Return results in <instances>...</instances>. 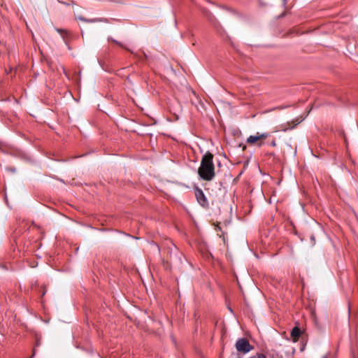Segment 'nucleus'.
<instances>
[{
    "mask_svg": "<svg viewBox=\"0 0 358 358\" xmlns=\"http://www.w3.org/2000/svg\"><path fill=\"white\" fill-rule=\"evenodd\" d=\"M213 157V155L210 151H207L202 156L198 174L203 180L210 181L215 176Z\"/></svg>",
    "mask_w": 358,
    "mask_h": 358,
    "instance_id": "nucleus-1",
    "label": "nucleus"
},
{
    "mask_svg": "<svg viewBox=\"0 0 358 358\" xmlns=\"http://www.w3.org/2000/svg\"><path fill=\"white\" fill-rule=\"evenodd\" d=\"M235 348L238 352L246 354L254 349L246 338H239L235 343Z\"/></svg>",
    "mask_w": 358,
    "mask_h": 358,
    "instance_id": "nucleus-2",
    "label": "nucleus"
},
{
    "mask_svg": "<svg viewBox=\"0 0 358 358\" xmlns=\"http://www.w3.org/2000/svg\"><path fill=\"white\" fill-rule=\"evenodd\" d=\"M194 193H195V196L196 198V200H197L198 203L202 207H203L205 208H208L209 203H208V199L206 197V196H205L203 192L202 191V189L196 187L195 189Z\"/></svg>",
    "mask_w": 358,
    "mask_h": 358,
    "instance_id": "nucleus-3",
    "label": "nucleus"
},
{
    "mask_svg": "<svg viewBox=\"0 0 358 358\" xmlns=\"http://www.w3.org/2000/svg\"><path fill=\"white\" fill-rule=\"evenodd\" d=\"M268 136H270L269 133L259 134V132H257L256 135H250V136H248L246 140V142L250 145H253L258 141L266 139Z\"/></svg>",
    "mask_w": 358,
    "mask_h": 358,
    "instance_id": "nucleus-4",
    "label": "nucleus"
},
{
    "mask_svg": "<svg viewBox=\"0 0 358 358\" xmlns=\"http://www.w3.org/2000/svg\"><path fill=\"white\" fill-rule=\"evenodd\" d=\"M301 120H299V119H296V120H293V121L292 122V127H290V126H289V122H287V124L288 126H287V127H286V126H285V127H284V126L282 125V128H281V131H287V130H291V129H294V128L297 124H299L300 123V122H301Z\"/></svg>",
    "mask_w": 358,
    "mask_h": 358,
    "instance_id": "nucleus-5",
    "label": "nucleus"
},
{
    "mask_svg": "<svg viewBox=\"0 0 358 358\" xmlns=\"http://www.w3.org/2000/svg\"><path fill=\"white\" fill-rule=\"evenodd\" d=\"M301 334V331L299 327H294L291 331V336L293 338V340L296 341L298 339Z\"/></svg>",
    "mask_w": 358,
    "mask_h": 358,
    "instance_id": "nucleus-6",
    "label": "nucleus"
},
{
    "mask_svg": "<svg viewBox=\"0 0 358 358\" xmlns=\"http://www.w3.org/2000/svg\"><path fill=\"white\" fill-rule=\"evenodd\" d=\"M109 40H110V41H113V43H116V44L119 45H120V46H121L122 48H126L122 43L118 42V41H117L116 40H115V39H113V38H109Z\"/></svg>",
    "mask_w": 358,
    "mask_h": 358,
    "instance_id": "nucleus-7",
    "label": "nucleus"
},
{
    "mask_svg": "<svg viewBox=\"0 0 358 358\" xmlns=\"http://www.w3.org/2000/svg\"><path fill=\"white\" fill-rule=\"evenodd\" d=\"M55 30L59 33L60 34H62V36L64 37V34L66 33V31L64 30V29H58V28H56Z\"/></svg>",
    "mask_w": 358,
    "mask_h": 358,
    "instance_id": "nucleus-8",
    "label": "nucleus"
},
{
    "mask_svg": "<svg viewBox=\"0 0 358 358\" xmlns=\"http://www.w3.org/2000/svg\"><path fill=\"white\" fill-rule=\"evenodd\" d=\"M276 141L275 140H272L270 143V145L272 146V147H275L276 146Z\"/></svg>",
    "mask_w": 358,
    "mask_h": 358,
    "instance_id": "nucleus-9",
    "label": "nucleus"
},
{
    "mask_svg": "<svg viewBox=\"0 0 358 358\" xmlns=\"http://www.w3.org/2000/svg\"><path fill=\"white\" fill-rule=\"evenodd\" d=\"M257 143V145L259 147H261V146H262L264 145V142L262 141L261 140L258 141Z\"/></svg>",
    "mask_w": 358,
    "mask_h": 358,
    "instance_id": "nucleus-10",
    "label": "nucleus"
},
{
    "mask_svg": "<svg viewBox=\"0 0 358 358\" xmlns=\"http://www.w3.org/2000/svg\"><path fill=\"white\" fill-rule=\"evenodd\" d=\"M78 19H79L80 20H82V21H87V20H86L84 17H78Z\"/></svg>",
    "mask_w": 358,
    "mask_h": 358,
    "instance_id": "nucleus-11",
    "label": "nucleus"
},
{
    "mask_svg": "<svg viewBox=\"0 0 358 358\" xmlns=\"http://www.w3.org/2000/svg\"><path fill=\"white\" fill-rule=\"evenodd\" d=\"M34 355H35V350H34L33 355L32 356H34Z\"/></svg>",
    "mask_w": 358,
    "mask_h": 358,
    "instance_id": "nucleus-12",
    "label": "nucleus"
}]
</instances>
